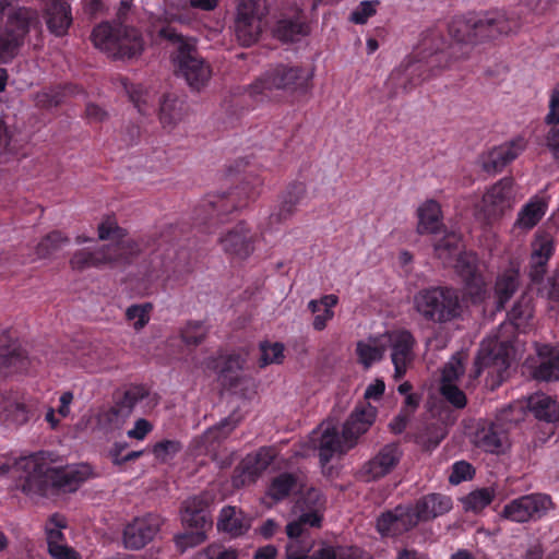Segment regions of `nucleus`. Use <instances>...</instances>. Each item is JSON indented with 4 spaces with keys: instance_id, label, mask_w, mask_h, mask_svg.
I'll use <instances>...</instances> for the list:
<instances>
[{
    "instance_id": "46",
    "label": "nucleus",
    "mask_w": 559,
    "mask_h": 559,
    "mask_svg": "<svg viewBox=\"0 0 559 559\" xmlns=\"http://www.w3.org/2000/svg\"><path fill=\"white\" fill-rule=\"evenodd\" d=\"M495 490L489 487L478 488L461 499L466 512L479 513L495 499Z\"/></svg>"
},
{
    "instance_id": "44",
    "label": "nucleus",
    "mask_w": 559,
    "mask_h": 559,
    "mask_svg": "<svg viewBox=\"0 0 559 559\" xmlns=\"http://www.w3.org/2000/svg\"><path fill=\"white\" fill-rule=\"evenodd\" d=\"M150 395V388L145 384H130L124 388L121 394L115 396V402L128 416L131 415L135 405Z\"/></svg>"
},
{
    "instance_id": "45",
    "label": "nucleus",
    "mask_w": 559,
    "mask_h": 559,
    "mask_svg": "<svg viewBox=\"0 0 559 559\" xmlns=\"http://www.w3.org/2000/svg\"><path fill=\"white\" fill-rule=\"evenodd\" d=\"M276 452L270 447H262L257 452L248 454L243 460L246 469L251 471V475L259 476L274 462Z\"/></svg>"
},
{
    "instance_id": "55",
    "label": "nucleus",
    "mask_w": 559,
    "mask_h": 559,
    "mask_svg": "<svg viewBox=\"0 0 559 559\" xmlns=\"http://www.w3.org/2000/svg\"><path fill=\"white\" fill-rule=\"evenodd\" d=\"M66 526L67 523L63 516L55 513L49 518L48 523L46 525L48 548H50L53 545L63 544L64 536L61 530L64 528Z\"/></svg>"
},
{
    "instance_id": "57",
    "label": "nucleus",
    "mask_w": 559,
    "mask_h": 559,
    "mask_svg": "<svg viewBox=\"0 0 559 559\" xmlns=\"http://www.w3.org/2000/svg\"><path fill=\"white\" fill-rule=\"evenodd\" d=\"M205 532L203 530H188L175 537L176 548L180 554L185 552L188 548L198 546L205 540Z\"/></svg>"
},
{
    "instance_id": "13",
    "label": "nucleus",
    "mask_w": 559,
    "mask_h": 559,
    "mask_svg": "<svg viewBox=\"0 0 559 559\" xmlns=\"http://www.w3.org/2000/svg\"><path fill=\"white\" fill-rule=\"evenodd\" d=\"M261 237L247 222L240 221L219 236L218 243L230 260L245 261L254 252Z\"/></svg>"
},
{
    "instance_id": "8",
    "label": "nucleus",
    "mask_w": 559,
    "mask_h": 559,
    "mask_svg": "<svg viewBox=\"0 0 559 559\" xmlns=\"http://www.w3.org/2000/svg\"><path fill=\"white\" fill-rule=\"evenodd\" d=\"M413 309L428 324L444 325L462 319L465 305L461 290L451 285H432L416 292Z\"/></svg>"
},
{
    "instance_id": "56",
    "label": "nucleus",
    "mask_w": 559,
    "mask_h": 559,
    "mask_svg": "<svg viewBox=\"0 0 559 559\" xmlns=\"http://www.w3.org/2000/svg\"><path fill=\"white\" fill-rule=\"evenodd\" d=\"M153 306L150 302L142 305H132L127 309L126 317L133 322L135 330L143 329L150 321V312Z\"/></svg>"
},
{
    "instance_id": "64",
    "label": "nucleus",
    "mask_w": 559,
    "mask_h": 559,
    "mask_svg": "<svg viewBox=\"0 0 559 559\" xmlns=\"http://www.w3.org/2000/svg\"><path fill=\"white\" fill-rule=\"evenodd\" d=\"M545 120L548 124L559 123V83L551 91L549 99V111Z\"/></svg>"
},
{
    "instance_id": "2",
    "label": "nucleus",
    "mask_w": 559,
    "mask_h": 559,
    "mask_svg": "<svg viewBox=\"0 0 559 559\" xmlns=\"http://www.w3.org/2000/svg\"><path fill=\"white\" fill-rule=\"evenodd\" d=\"M183 233L185 224H170L138 239L123 240L124 229L114 219L107 218L98 225V237L116 242L94 251L79 250L72 255L70 264L75 271L102 269L106 265L130 263L134 257L147 253L150 258L140 266L138 274L143 288L147 289L158 281L177 284L192 272L189 252L185 248H177L176 243Z\"/></svg>"
},
{
    "instance_id": "15",
    "label": "nucleus",
    "mask_w": 559,
    "mask_h": 559,
    "mask_svg": "<svg viewBox=\"0 0 559 559\" xmlns=\"http://www.w3.org/2000/svg\"><path fill=\"white\" fill-rule=\"evenodd\" d=\"M34 366L27 350L22 346L12 331L0 333V377L26 373Z\"/></svg>"
},
{
    "instance_id": "33",
    "label": "nucleus",
    "mask_w": 559,
    "mask_h": 559,
    "mask_svg": "<svg viewBox=\"0 0 559 559\" xmlns=\"http://www.w3.org/2000/svg\"><path fill=\"white\" fill-rule=\"evenodd\" d=\"M527 407L538 420L555 424L559 421L558 401L545 393H534L527 400Z\"/></svg>"
},
{
    "instance_id": "52",
    "label": "nucleus",
    "mask_w": 559,
    "mask_h": 559,
    "mask_svg": "<svg viewBox=\"0 0 559 559\" xmlns=\"http://www.w3.org/2000/svg\"><path fill=\"white\" fill-rule=\"evenodd\" d=\"M385 348L382 346L372 345L370 343L359 341L356 344V355L358 361L365 367L369 368L374 362L383 358Z\"/></svg>"
},
{
    "instance_id": "22",
    "label": "nucleus",
    "mask_w": 559,
    "mask_h": 559,
    "mask_svg": "<svg viewBox=\"0 0 559 559\" xmlns=\"http://www.w3.org/2000/svg\"><path fill=\"white\" fill-rule=\"evenodd\" d=\"M39 416L34 402H20L12 393L0 391V420L7 426L20 427Z\"/></svg>"
},
{
    "instance_id": "32",
    "label": "nucleus",
    "mask_w": 559,
    "mask_h": 559,
    "mask_svg": "<svg viewBox=\"0 0 559 559\" xmlns=\"http://www.w3.org/2000/svg\"><path fill=\"white\" fill-rule=\"evenodd\" d=\"M250 520L236 507H224L217 521V528L230 537H238L247 533Z\"/></svg>"
},
{
    "instance_id": "51",
    "label": "nucleus",
    "mask_w": 559,
    "mask_h": 559,
    "mask_svg": "<svg viewBox=\"0 0 559 559\" xmlns=\"http://www.w3.org/2000/svg\"><path fill=\"white\" fill-rule=\"evenodd\" d=\"M128 417L129 416L124 414L121 407L115 402L112 406L98 414L97 420L103 429L109 431L120 428Z\"/></svg>"
},
{
    "instance_id": "7",
    "label": "nucleus",
    "mask_w": 559,
    "mask_h": 559,
    "mask_svg": "<svg viewBox=\"0 0 559 559\" xmlns=\"http://www.w3.org/2000/svg\"><path fill=\"white\" fill-rule=\"evenodd\" d=\"M133 2H120L117 20L102 22L93 28L91 39L94 46L115 59H132L144 50L142 33L128 25Z\"/></svg>"
},
{
    "instance_id": "38",
    "label": "nucleus",
    "mask_w": 559,
    "mask_h": 559,
    "mask_svg": "<svg viewBox=\"0 0 559 559\" xmlns=\"http://www.w3.org/2000/svg\"><path fill=\"white\" fill-rule=\"evenodd\" d=\"M548 203L539 197L532 198L518 214L515 226L530 230L534 228L546 214Z\"/></svg>"
},
{
    "instance_id": "48",
    "label": "nucleus",
    "mask_w": 559,
    "mask_h": 559,
    "mask_svg": "<svg viewBox=\"0 0 559 559\" xmlns=\"http://www.w3.org/2000/svg\"><path fill=\"white\" fill-rule=\"evenodd\" d=\"M245 359L240 354H230L228 356L219 357L214 361V368L219 373V377L229 379L230 384L237 378V372L243 368Z\"/></svg>"
},
{
    "instance_id": "19",
    "label": "nucleus",
    "mask_w": 559,
    "mask_h": 559,
    "mask_svg": "<svg viewBox=\"0 0 559 559\" xmlns=\"http://www.w3.org/2000/svg\"><path fill=\"white\" fill-rule=\"evenodd\" d=\"M454 267L463 281L473 304H480L487 295L486 282L480 272L477 259L473 254L463 252L455 259Z\"/></svg>"
},
{
    "instance_id": "26",
    "label": "nucleus",
    "mask_w": 559,
    "mask_h": 559,
    "mask_svg": "<svg viewBox=\"0 0 559 559\" xmlns=\"http://www.w3.org/2000/svg\"><path fill=\"white\" fill-rule=\"evenodd\" d=\"M453 507L451 497L438 492L425 495L413 504V514L417 524L433 520L448 513Z\"/></svg>"
},
{
    "instance_id": "63",
    "label": "nucleus",
    "mask_w": 559,
    "mask_h": 559,
    "mask_svg": "<svg viewBox=\"0 0 559 559\" xmlns=\"http://www.w3.org/2000/svg\"><path fill=\"white\" fill-rule=\"evenodd\" d=\"M464 373V365L461 358L453 357L442 371L441 384L454 383Z\"/></svg>"
},
{
    "instance_id": "41",
    "label": "nucleus",
    "mask_w": 559,
    "mask_h": 559,
    "mask_svg": "<svg viewBox=\"0 0 559 559\" xmlns=\"http://www.w3.org/2000/svg\"><path fill=\"white\" fill-rule=\"evenodd\" d=\"M297 486L296 475L284 472L273 477L267 486L266 496L274 502H280L289 497Z\"/></svg>"
},
{
    "instance_id": "1",
    "label": "nucleus",
    "mask_w": 559,
    "mask_h": 559,
    "mask_svg": "<svg viewBox=\"0 0 559 559\" xmlns=\"http://www.w3.org/2000/svg\"><path fill=\"white\" fill-rule=\"evenodd\" d=\"M521 26L520 17L473 12L452 19L448 25L449 43L440 29L426 31L412 56L390 73L384 84L388 97L411 92L442 69L451 68L454 61L467 58L474 45L516 32Z\"/></svg>"
},
{
    "instance_id": "31",
    "label": "nucleus",
    "mask_w": 559,
    "mask_h": 559,
    "mask_svg": "<svg viewBox=\"0 0 559 559\" xmlns=\"http://www.w3.org/2000/svg\"><path fill=\"white\" fill-rule=\"evenodd\" d=\"M417 233L419 235L438 234L443 228L442 211L435 200H427L417 210Z\"/></svg>"
},
{
    "instance_id": "30",
    "label": "nucleus",
    "mask_w": 559,
    "mask_h": 559,
    "mask_svg": "<svg viewBox=\"0 0 559 559\" xmlns=\"http://www.w3.org/2000/svg\"><path fill=\"white\" fill-rule=\"evenodd\" d=\"M47 28L57 37L64 36L72 24V13L69 2H49L45 11Z\"/></svg>"
},
{
    "instance_id": "12",
    "label": "nucleus",
    "mask_w": 559,
    "mask_h": 559,
    "mask_svg": "<svg viewBox=\"0 0 559 559\" xmlns=\"http://www.w3.org/2000/svg\"><path fill=\"white\" fill-rule=\"evenodd\" d=\"M509 367L510 357L504 343H495L492 347L483 345L469 371V377L475 380L484 369H488L487 385L495 390L504 380Z\"/></svg>"
},
{
    "instance_id": "5",
    "label": "nucleus",
    "mask_w": 559,
    "mask_h": 559,
    "mask_svg": "<svg viewBox=\"0 0 559 559\" xmlns=\"http://www.w3.org/2000/svg\"><path fill=\"white\" fill-rule=\"evenodd\" d=\"M164 3L163 16L166 24L158 29V34L175 46L171 59L176 74L182 76L192 90L200 91L211 79V67L200 56L195 41L185 37L171 24L177 22L189 25L195 20L194 9L213 11L218 2H183L181 7L175 2Z\"/></svg>"
},
{
    "instance_id": "3",
    "label": "nucleus",
    "mask_w": 559,
    "mask_h": 559,
    "mask_svg": "<svg viewBox=\"0 0 559 559\" xmlns=\"http://www.w3.org/2000/svg\"><path fill=\"white\" fill-rule=\"evenodd\" d=\"M266 28L283 43L298 41L310 33L308 19L296 2H239L236 35L243 45L255 43Z\"/></svg>"
},
{
    "instance_id": "54",
    "label": "nucleus",
    "mask_w": 559,
    "mask_h": 559,
    "mask_svg": "<svg viewBox=\"0 0 559 559\" xmlns=\"http://www.w3.org/2000/svg\"><path fill=\"white\" fill-rule=\"evenodd\" d=\"M284 345L280 342L273 344L262 342L260 344V367H265L270 364H281L284 359Z\"/></svg>"
},
{
    "instance_id": "29",
    "label": "nucleus",
    "mask_w": 559,
    "mask_h": 559,
    "mask_svg": "<svg viewBox=\"0 0 559 559\" xmlns=\"http://www.w3.org/2000/svg\"><path fill=\"white\" fill-rule=\"evenodd\" d=\"M181 520L188 530H203L206 532V528L212 524L207 503L200 497L188 499L181 510Z\"/></svg>"
},
{
    "instance_id": "11",
    "label": "nucleus",
    "mask_w": 559,
    "mask_h": 559,
    "mask_svg": "<svg viewBox=\"0 0 559 559\" xmlns=\"http://www.w3.org/2000/svg\"><path fill=\"white\" fill-rule=\"evenodd\" d=\"M555 509L556 504L550 495L532 492L508 502L502 509L501 516L514 523L537 522Z\"/></svg>"
},
{
    "instance_id": "9",
    "label": "nucleus",
    "mask_w": 559,
    "mask_h": 559,
    "mask_svg": "<svg viewBox=\"0 0 559 559\" xmlns=\"http://www.w3.org/2000/svg\"><path fill=\"white\" fill-rule=\"evenodd\" d=\"M311 80L312 73L300 66L277 63L251 83L247 93L253 102L270 99L273 91L306 95L311 88Z\"/></svg>"
},
{
    "instance_id": "4",
    "label": "nucleus",
    "mask_w": 559,
    "mask_h": 559,
    "mask_svg": "<svg viewBox=\"0 0 559 559\" xmlns=\"http://www.w3.org/2000/svg\"><path fill=\"white\" fill-rule=\"evenodd\" d=\"M230 179L238 185L228 192L206 194L192 211L190 230L197 234L210 235L221 224L229 221V215L254 201L261 193L263 179L250 166L249 160L240 159L228 168Z\"/></svg>"
},
{
    "instance_id": "37",
    "label": "nucleus",
    "mask_w": 559,
    "mask_h": 559,
    "mask_svg": "<svg viewBox=\"0 0 559 559\" xmlns=\"http://www.w3.org/2000/svg\"><path fill=\"white\" fill-rule=\"evenodd\" d=\"M349 448L346 447L342 435L335 427H328L320 437L318 455L322 465L328 464L336 453H343Z\"/></svg>"
},
{
    "instance_id": "39",
    "label": "nucleus",
    "mask_w": 559,
    "mask_h": 559,
    "mask_svg": "<svg viewBox=\"0 0 559 559\" xmlns=\"http://www.w3.org/2000/svg\"><path fill=\"white\" fill-rule=\"evenodd\" d=\"M542 362L535 368L533 377L538 381L559 380V348L545 346L539 350Z\"/></svg>"
},
{
    "instance_id": "27",
    "label": "nucleus",
    "mask_w": 559,
    "mask_h": 559,
    "mask_svg": "<svg viewBox=\"0 0 559 559\" xmlns=\"http://www.w3.org/2000/svg\"><path fill=\"white\" fill-rule=\"evenodd\" d=\"M513 183L512 177H504L486 192L483 201L488 215L498 217L501 216L507 209L511 207Z\"/></svg>"
},
{
    "instance_id": "20",
    "label": "nucleus",
    "mask_w": 559,
    "mask_h": 559,
    "mask_svg": "<svg viewBox=\"0 0 559 559\" xmlns=\"http://www.w3.org/2000/svg\"><path fill=\"white\" fill-rule=\"evenodd\" d=\"M378 408L369 402H359L352 411L342 429V437L347 448L356 445L358 439L374 424Z\"/></svg>"
},
{
    "instance_id": "50",
    "label": "nucleus",
    "mask_w": 559,
    "mask_h": 559,
    "mask_svg": "<svg viewBox=\"0 0 559 559\" xmlns=\"http://www.w3.org/2000/svg\"><path fill=\"white\" fill-rule=\"evenodd\" d=\"M182 444L178 440L164 439L154 443L151 448V452L155 460L159 463H168L171 461L180 451Z\"/></svg>"
},
{
    "instance_id": "49",
    "label": "nucleus",
    "mask_w": 559,
    "mask_h": 559,
    "mask_svg": "<svg viewBox=\"0 0 559 559\" xmlns=\"http://www.w3.org/2000/svg\"><path fill=\"white\" fill-rule=\"evenodd\" d=\"M326 498L322 491L317 488H309L297 500L295 508L324 514Z\"/></svg>"
},
{
    "instance_id": "40",
    "label": "nucleus",
    "mask_w": 559,
    "mask_h": 559,
    "mask_svg": "<svg viewBox=\"0 0 559 559\" xmlns=\"http://www.w3.org/2000/svg\"><path fill=\"white\" fill-rule=\"evenodd\" d=\"M75 85H56L38 92L35 96V104L38 108L50 109L60 106L69 94H73Z\"/></svg>"
},
{
    "instance_id": "47",
    "label": "nucleus",
    "mask_w": 559,
    "mask_h": 559,
    "mask_svg": "<svg viewBox=\"0 0 559 559\" xmlns=\"http://www.w3.org/2000/svg\"><path fill=\"white\" fill-rule=\"evenodd\" d=\"M68 243L69 238L61 231H51L39 241L36 247V254L40 259L49 258Z\"/></svg>"
},
{
    "instance_id": "42",
    "label": "nucleus",
    "mask_w": 559,
    "mask_h": 559,
    "mask_svg": "<svg viewBox=\"0 0 559 559\" xmlns=\"http://www.w3.org/2000/svg\"><path fill=\"white\" fill-rule=\"evenodd\" d=\"M435 254L437 258L443 260L444 263L450 262L453 258L462 254V239L461 236L454 231L444 233V235L436 240L433 245Z\"/></svg>"
},
{
    "instance_id": "43",
    "label": "nucleus",
    "mask_w": 559,
    "mask_h": 559,
    "mask_svg": "<svg viewBox=\"0 0 559 559\" xmlns=\"http://www.w3.org/2000/svg\"><path fill=\"white\" fill-rule=\"evenodd\" d=\"M317 559H373L372 556L357 546H330L317 549Z\"/></svg>"
},
{
    "instance_id": "60",
    "label": "nucleus",
    "mask_w": 559,
    "mask_h": 559,
    "mask_svg": "<svg viewBox=\"0 0 559 559\" xmlns=\"http://www.w3.org/2000/svg\"><path fill=\"white\" fill-rule=\"evenodd\" d=\"M475 475V468L466 461H457L451 466L449 483L459 485L463 481L471 480Z\"/></svg>"
},
{
    "instance_id": "59",
    "label": "nucleus",
    "mask_w": 559,
    "mask_h": 559,
    "mask_svg": "<svg viewBox=\"0 0 559 559\" xmlns=\"http://www.w3.org/2000/svg\"><path fill=\"white\" fill-rule=\"evenodd\" d=\"M178 100L170 95H165L159 103V119L163 124H173L180 119L177 110Z\"/></svg>"
},
{
    "instance_id": "16",
    "label": "nucleus",
    "mask_w": 559,
    "mask_h": 559,
    "mask_svg": "<svg viewBox=\"0 0 559 559\" xmlns=\"http://www.w3.org/2000/svg\"><path fill=\"white\" fill-rule=\"evenodd\" d=\"M556 252L554 235L544 229H538L531 241V254L528 261V275L534 283H542L548 272L549 260Z\"/></svg>"
},
{
    "instance_id": "58",
    "label": "nucleus",
    "mask_w": 559,
    "mask_h": 559,
    "mask_svg": "<svg viewBox=\"0 0 559 559\" xmlns=\"http://www.w3.org/2000/svg\"><path fill=\"white\" fill-rule=\"evenodd\" d=\"M123 86L129 95L130 100L134 104L138 111L142 115H148L150 108L147 106L148 94L144 91L141 84L123 83Z\"/></svg>"
},
{
    "instance_id": "28",
    "label": "nucleus",
    "mask_w": 559,
    "mask_h": 559,
    "mask_svg": "<svg viewBox=\"0 0 559 559\" xmlns=\"http://www.w3.org/2000/svg\"><path fill=\"white\" fill-rule=\"evenodd\" d=\"M520 286V266L510 262L501 273L498 274L495 283L496 309L501 311L513 297Z\"/></svg>"
},
{
    "instance_id": "18",
    "label": "nucleus",
    "mask_w": 559,
    "mask_h": 559,
    "mask_svg": "<svg viewBox=\"0 0 559 559\" xmlns=\"http://www.w3.org/2000/svg\"><path fill=\"white\" fill-rule=\"evenodd\" d=\"M403 451L399 442L383 445L359 471L364 481H373L390 474L400 463Z\"/></svg>"
},
{
    "instance_id": "36",
    "label": "nucleus",
    "mask_w": 559,
    "mask_h": 559,
    "mask_svg": "<svg viewBox=\"0 0 559 559\" xmlns=\"http://www.w3.org/2000/svg\"><path fill=\"white\" fill-rule=\"evenodd\" d=\"M338 297L334 294L322 296L320 299H312L308 302V309L314 314L312 326L316 331H323L328 322L334 317L333 308L337 305Z\"/></svg>"
},
{
    "instance_id": "25",
    "label": "nucleus",
    "mask_w": 559,
    "mask_h": 559,
    "mask_svg": "<svg viewBox=\"0 0 559 559\" xmlns=\"http://www.w3.org/2000/svg\"><path fill=\"white\" fill-rule=\"evenodd\" d=\"M307 197V187L302 181L289 182L280 195L277 210L270 215L271 223H284L297 211Z\"/></svg>"
},
{
    "instance_id": "21",
    "label": "nucleus",
    "mask_w": 559,
    "mask_h": 559,
    "mask_svg": "<svg viewBox=\"0 0 559 559\" xmlns=\"http://www.w3.org/2000/svg\"><path fill=\"white\" fill-rule=\"evenodd\" d=\"M473 442L481 451L497 455L510 448L509 436L502 425L486 420L477 424Z\"/></svg>"
},
{
    "instance_id": "10",
    "label": "nucleus",
    "mask_w": 559,
    "mask_h": 559,
    "mask_svg": "<svg viewBox=\"0 0 559 559\" xmlns=\"http://www.w3.org/2000/svg\"><path fill=\"white\" fill-rule=\"evenodd\" d=\"M32 29L41 33L37 11L19 8L7 14L4 27L0 33V62H10L19 53Z\"/></svg>"
},
{
    "instance_id": "14",
    "label": "nucleus",
    "mask_w": 559,
    "mask_h": 559,
    "mask_svg": "<svg viewBox=\"0 0 559 559\" xmlns=\"http://www.w3.org/2000/svg\"><path fill=\"white\" fill-rule=\"evenodd\" d=\"M384 336L394 366L393 378L396 381L402 380L415 360L417 341L414 334L405 328L388 331Z\"/></svg>"
},
{
    "instance_id": "35",
    "label": "nucleus",
    "mask_w": 559,
    "mask_h": 559,
    "mask_svg": "<svg viewBox=\"0 0 559 559\" xmlns=\"http://www.w3.org/2000/svg\"><path fill=\"white\" fill-rule=\"evenodd\" d=\"M239 419L235 416H228L222 419L217 425L210 427L200 437V442L206 451L216 450L219 444L226 440L234 429L238 426Z\"/></svg>"
},
{
    "instance_id": "23",
    "label": "nucleus",
    "mask_w": 559,
    "mask_h": 559,
    "mask_svg": "<svg viewBox=\"0 0 559 559\" xmlns=\"http://www.w3.org/2000/svg\"><path fill=\"white\" fill-rule=\"evenodd\" d=\"M160 523V518L152 513L134 519L123 530L124 546L130 549L143 548L157 534Z\"/></svg>"
},
{
    "instance_id": "6",
    "label": "nucleus",
    "mask_w": 559,
    "mask_h": 559,
    "mask_svg": "<svg viewBox=\"0 0 559 559\" xmlns=\"http://www.w3.org/2000/svg\"><path fill=\"white\" fill-rule=\"evenodd\" d=\"M41 452L22 457L16 464L26 472L19 485L28 497H53L76 491L91 469L87 465L56 467L47 463Z\"/></svg>"
},
{
    "instance_id": "17",
    "label": "nucleus",
    "mask_w": 559,
    "mask_h": 559,
    "mask_svg": "<svg viewBox=\"0 0 559 559\" xmlns=\"http://www.w3.org/2000/svg\"><path fill=\"white\" fill-rule=\"evenodd\" d=\"M418 524L413 514V504H399L380 513L376 530L382 538H396L412 531Z\"/></svg>"
},
{
    "instance_id": "62",
    "label": "nucleus",
    "mask_w": 559,
    "mask_h": 559,
    "mask_svg": "<svg viewBox=\"0 0 559 559\" xmlns=\"http://www.w3.org/2000/svg\"><path fill=\"white\" fill-rule=\"evenodd\" d=\"M201 559H238V552L223 545L213 544L201 551Z\"/></svg>"
},
{
    "instance_id": "34",
    "label": "nucleus",
    "mask_w": 559,
    "mask_h": 559,
    "mask_svg": "<svg viewBox=\"0 0 559 559\" xmlns=\"http://www.w3.org/2000/svg\"><path fill=\"white\" fill-rule=\"evenodd\" d=\"M533 317L534 304L527 295H522L507 313L509 323L520 333H526L532 328Z\"/></svg>"
},
{
    "instance_id": "24",
    "label": "nucleus",
    "mask_w": 559,
    "mask_h": 559,
    "mask_svg": "<svg viewBox=\"0 0 559 559\" xmlns=\"http://www.w3.org/2000/svg\"><path fill=\"white\" fill-rule=\"evenodd\" d=\"M526 147V141L522 136H518L509 142L493 147L488 152L484 160V169L487 173H500L504 167L511 164L522 154Z\"/></svg>"
},
{
    "instance_id": "61",
    "label": "nucleus",
    "mask_w": 559,
    "mask_h": 559,
    "mask_svg": "<svg viewBox=\"0 0 559 559\" xmlns=\"http://www.w3.org/2000/svg\"><path fill=\"white\" fill-rule=\"evenodd\" d=\"M440 392L444 400L455 408H463L466 405L465 393L454 383L441 384Z\"/></svg>"
},
{
    "instance_id": "53",
    "label": "nucleus",
    "mask_w": 559,
    "mask_h": 559,
    "mask_svg": "<svg viewBox=\"0 0 559 559\" xmlns=\"http://www.w3.org/2000/svg\"><path fill=\"white\" fill-rule=\"evenodd\" d=\"M207 334V328L202 321H189L181 330L180 337L188 346H198Z\"/></svg>"
}]
</instances>
